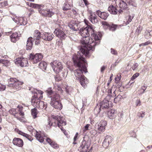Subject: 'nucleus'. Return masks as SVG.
I'll return each instance as SVG.
<instances>
[{
  "instance_id": "obj_1",
  "label": "nucleus",
  "mask_w": 152,
  "mask_h": 152,
  "mask_svg": "<svg viewBox=\"0 0 152 152\" xmlns=\"http://www.w3.org/2000/svg\"><path fill=\"white\" fill-rule=\"evenodd\" d=\"M78 31L83 37L81 40L82 45L79 52L86 57H88L89 53L94 50L95 46L99 44L101 34H95L94 29L89 26L80 28Z\"/></svg>"
},
{
  "instance_id": "obj_2",
  "label": "nucleus",
  "mask_w": 152,
  "mask_h": 152,
  "mask_svg": "<svg viewBox=\"0 0 152 152\" xmlns=\"http://www.w3.org/2000/svg\"><path fill=\"white\" fill-rule=\"evenodd\" d=\"M83 55H83L82 53L78 52L77 55H75L73 56L72 59L75 66L79 68L74 71L76 79L80 81L82 86L85 87L86 85L85 81L86 78L83 75V71L85 73L87 72L86 66L87 63L83 57Z\"/></svg>"
},
{
  "instance_id": "obj_3",
  "label": "nucleus",
  "mask_w": 152,
  "mask_h": 152,
  "mask_svg": "<svg viewBox=\"0 0 152 152\" xmlns=\"http://www.w3.org/2000/svg\"><path fill=\"white\" fill-rule=\"evenodd\" d=\"M41 35L40 32L37 30H35L33 35V37L28 38L27 41L26 49L27 50H30L32 48L33 41H35V44L38 45L40 42V39L41 38Z\"/></svg>"
},
{
  "instance_id": "obj_4",
  "label": "nucleus",
  "mask_w": 152,
  "mask_h": 152,
  "mask_svg": "<svg viewBox=\"0 0 152 152\" xmlns=\"http://www.w3.org/2000/svg\"><path fill=\"white\" fill-rule=\"evenodd\" d=\"M29 90L32 93L34 94L31 98V102L32 105L35 107H38V104L40 102V100L42 98V94L43 92L40 90H37L32 88H30Z\"/></svg>"
},
{
  "instance_id": "obj_5",
  "label": "nucleus",
  "mask_w": 152,
  "mask_h": 152,
  "mask_svg": "<svg viewBox=\"0 0 152 152\" xmlns=\"http://www.w3.org/2000/svg\"><path fill=\"white\" fill-rule=\"evenodd\" d=\"M52 117L53 119L55 120L56 121H54V123L49 121L48 125H49L50 127L52 125L54 126H58L59 128H60L61 130H63V128L61 127V126H65L66 124V122L63 121V118L58 115H53Z\"/></svg>"
},
{
  "instance_id": "obj_6",
  "label": "nucleus",
  "mask_w": 152,
  "mask_h": 152,
  "mask_svg": "<svg viewBox=\"0 0 152 152\" xmlns=\"http://www.w3.org/2000/svg\"><path fill=\"white\" fill-rule=\"evenodd\" d=\"M109 102L104 99L99 103V105L97 104L94 110V112L96 115H98L102 111V109H107L109 107Z\"/></svg>"
},
{
  "instance_id": "obj_7",
  "label": "nucleus",
  "mask_w": 152,
  "mask_h": 152,
  "mask_svg": "<svg viewBox=\"0 0 152 152\" xmlns=\"http://www.w3.org/2000/svg\"><path fill=\"white\" fill-rule=\"evenodd\" d=\"M59 94H56L51 98L50 104L57 109L61 110L62 108V105L60 102Z\"/></svg>"
},
{
  "instance_id": "obj_8",
  "label": "nucleus",
  "mask_w": 152,
  "mask_h": 152,
  "mask_svg": "<svg viewBox=\"0 0 152 152\" xmlns=\"http://www.w3.org/2000/svg\"><path fill=\"white\" fill-rule=\"evenodd\" d=\"M39 12L41 14V15L43 17H50L54 14L52 9H46L44 5L39 10Z\"/></svg>"
},
{
  "instance_id": "obj_9",
  "label": "nucleus",
  "mask_w": 152,
  "mask_h": 152,
  "mask_svg": "<svg viewBox=\"0 0 152 152\" xmlns=\"http://www.w3.org/2000/svg\"><path fill=\"white\" fill-rule=\"evenodd\" d=\"M53 71L56 73H58L61 71L63 67L61 63L58 61L55 60L50 63Z\"/></svg>"
},
{
  "instance_id": "obj_10",
  "label": "nucleus",
  "mask_w": 152,
  "mask_h": 152,
  "mask_svg": "<svg viewBox=\"0 0 152 152\" xmlns=\"http://www.w3.org/2000/svg\"><path fill=\"white\" fill-rule=\"evenodd\" d=\"M43 56L41 53H37L35 55L30 54L29 59L33 64H36L42 60Z\"/></svg>"
},
{
  "instance_id": "obj_11",
  "label": "nucleus",
  "mask_w": 152,
  "mask_h": 152,
  "mask_svg": "<svg viewBox=\"0 0 152 152\" xmlns=\"http://www.w3.org/2000/svg\"><path fill=\"white\" fill-rule=\"evenodd\" d=\"M68 26L74 31H78L79 30L80 25L74 20H71L69 23Z\"/></svg>"
},
{
  "instance_id": "obj_12",
  "label": "nucleus",
  "mask_w": 152,
  "mask_h": 152,
  "mask_svg": "<svg viewBox=\"0 0 152 152\" xmlns=\"http://www.w3.org/2000/svg\"><path fill=\"white\" fill-rule=\"evenodd\" d=\"M57 37L61 39H65L66 36L65 34L61 30L59 29H56L54 32Z\"/></svg>"
},
{
  "instance_id": "obj_13",
  "label": "nucleus",
  "mask_w": 152,
  "mask_h": 152,
  "mask_svg": "<svg viewBox=\"0 0 152 152\" xmlns=\"http://www.w3.org/2000/svg\"><path fill=\"white\" fill-rule=\"evenodd\" d=\"M54 37V35L52 33L45 32L42 35L41 38L45 40L50 41Z\"/></svg>"
},
{
  "instance_id": "obj_14",
  "label": "nucleus",
  "mask_w": 152,
  "mask_h": 152,
  "mask_svg": "<svg viewBox=\"0 0 152 152\" xmlns=\"http://www.w3.org/2000/svg\"><path fill=\"white\" fill-rule=\"evenodd\" d=\"M107 122L105 121L102 120L97 125V129L99 132H104L107 125Z\"/></svg>"
},
{
  "instance_id": "obj_15",
  "label": "nucleus",
  "mask_w": 152,
  "mask_h": 152,
  "mask_svg": "<svg viewBox=\"0 0 152 152\" xmlns=\"http://www.w3.org/2000/svg\"><path fill=\"white\" fill-rule=\"evenodd\" d=\"M112 137L110 136L109 135L106 136L102 143L103 147L105 148L107 147L110 143L112 142Z\"/></svg>"
},
{
  "instance_id": "obj_16",
  "label": "nucleus",
  "mask_w": 152,
  "mask_h": 152,
  "mask_svg": "<svg viewBox=\"0 0 152 152\" xmlns=\"http://www.w3.org/2000/svg\"><path fill=\"white\" fill-rule=\"evenodd\" d=\"M96 13L100 18L104 20H106L109 15L108 13L105 12H102L99 10L96 11Z\"/></svg>"
},
{
  "instance_id": "obj_17",
  "label": "nucleus",
  "mask_w": 152,
  "mask_h": 152,
  "mask_svg": "<svg viewBox=\"0 0 152 152\" xmlns=\"http://www.w3.org/2000/svg\"><path fill=\"white\" fill-rule=\"evenodd\" d=\"M12 142L14 145H16L19 147H22L23 145V140L19 138H14Z\"/></svg>"
},
{
  "instance_id": "obj_18",
  "label": "nucleus",
  "mask_w": 152,
  "mask_h": 152,
  "mask_svg": "<svg viewBox=\"0 0 152 152\" xmlns=\"http://www.w3.org/2000/svg\"><path fill=\"white\" fill-rule=\"evenodd\" d=\"M88 18L89 20L93 24H95L98 22L97 17L94 13L90 14Z\"/></svg>"
},
{
  "instance_id": "obj_19",
  "label": "nucleus",
  "mask_w": 152,
  "mask_h": 152,
  "mask_svg": "<svg viewBox=\"0 0 152 152\" xmlns=\"http://www.w3.org/2000/svg\"><path fill=\"white\" fill-rule=\"evenodd\" d=\"M19 36L17 33L15 32L12 33L10 36L11 41L13 42H15L19 39Z\"/></svg>"
},
{
  "instance_id": "obj_20",
  "label": "nucleus",
  "mask_w": 152,
  "mask_h": 152,
  "mask_svg": "<svg viewBox=\"0 0 152 152\" xmlns=\"http://www.w3.org/2000/svg\"><path fill=\"white\" fill-rule=\"evenodd\" d=\"M108 10L110 12V13L113 15H116L117 14L118 10L113 5H111L108 7Z\"/></svg>"
},
{
  "instance_id": "obj_21",
  "label": "nucleus",
  "mask_w": 152,
  "mask_h": 152,
  "mask_svg": "<svg viewBox=\"0 0 152 152\" xmlns=\"http://www.w3.org/2000/svg\"><path fill=\"white\" fill-rule=\"evenodd\" d=\"M107 115L108 117L110 119H113L115 118L117 115V113L115 112V111L111 110L109 111L107 113Z\"/></svg>"
},
{
  "instance_id": "obj_22",
  "label": "nucleus",
  "mask_w": 152,
  "mask_h": 152,
  "mask_svg": "<svg viewBox=\"0 0 152 152\" xmlns=\"http://www.w3.org/2000/svg\"><path fill=\"white\" fill-rule=\"evenodd\" d=\"M37 106V107L36 108L43 110H45L47 107V105L46 103L42 101H40L38 104Z\"/></svg>"
},
{
  "instance_id": "obj_23",
  "label": "nucleus",
  "mask_w": 152,
  "mask_h": 152,
  "mask_svg": "<svg viewBox=\"0 0 152 152\" xmlns=\"http://www.w3.org/2000/svg\"><path fill=\"white\" fill-rule=\"evenodd\" d=\"M119 7L122 10H126L128 8L127 3L124 1V0H121L119 2Z\"/></svg>"
},
{
  "instance_id": "obj_24",
  "label": "nucleus",
  "mask_w": 152,
  "mask_h": 152,
  "mask_svg": "<svg viewBox=\"0 0 152 152\" xmlns=\"http://www.w3.org/2000/svg\"><path fill=\"white\" fill-rule=\"evenodd\" d=\"M23 84V82L17 80V81H16L13 86L17 89L19 90L22 87Z\"/></svg>"
},
{
  "instance_id": "obj_25",
  "label": "nucleus",
  "mask_w": 152,
  "mask_h": 152,
  "mask_svg": "<svg viewBox=\"0 0 152 152\" xmlns=\"http://www.w3.org/2000/svg\"><path fill=\"white\" fill-rule=\"evenodd\" d=\"M35 132L34 136L37 140L40 142H43L44 138L43 137L36 131Z\"/></svg>"
},
{
  "instance_id": "obj_26",
  "label": "nucleus",
  "mask_w": 152,
  "mask_h": 152,
  "mask_svg": "<svg viewBox=\"0 0 152 152\" xmlns=\"http://www.w3.org/2000/svg\"><path fill=\"white\" fill-rule=\"evenodd\" d=\"M45 92L47 93L48 96L51 98L56 94H57V93H54L51 88H48L47 90H46Z\"/></svg>"
},
{
  "instance_id": "obj_27",
  "label": "nucleus",
  "mask_w": 152,
  "mask_h": 152,
  "mask_svg": "<svg viewBox=\"0 0 152 152\" xmlns=\"http://www.w3.org/2000/svg\"><path fill=\"white\" fill-rule=\"evenodd\" d=\"M47 66V63L44 61H42L39 64V67L43 70H46Z\"/></svg>"
},
{
  "instance_id": "obj_28",
  "label": "nucleus",
  "mask_w": 152,
  "mask_h": 152,
  "mask_svg": "<svg viewBox=\"0 0 152 152\" xmlns=\"http://www.w3.org/2000/svg\"><path fill=\"white\" fill-rule=\"evenodd\" d=\"M71 5L69 4L68 2H66L64 4L63 7L64 10L67 11L71 9Z\"/></svg>"
},
{
  "instance_id": "obj_29",
  "label": "nucleus",
  "mask_w": 152,
  "mask_h": 152,
  "mask_svg": "<svg viewBox=\"0 0 152 152\" xmlns=\"http://www.w3.org/2000/svg\"><path fill=\"white\" fill-rule=\"evenodd\" d=\"M28 64V61L27 58H22L21 62L20 63V66L23 67L24 66H27Z\"/></svg>"
},
{
  "instance_id": "obj_30",
  "label": "nucleus",
  "mask_w": 152,
  "mask_h": 152,
  "mask_svg": "<svg viewBox=\"0 0 152 152\" xmlns=\"http://www.w3.org/2000/svg\"><path fill=\"white\" fill-rule=\"evenodd\" d=\"M118 26L117 25L113 24H110L108 26L110 31H115Z\"/></svg>"
},
{
  "instance_id": "obj_31",
  "label": "nucleus",
  "mask_w": 152,
  "mask_h": 152,
  "mask_svg": "<svg viewBox=\"0 0 152 152\" xmlns=\"http://www.w3.org/2000/svg\"><path fill=\"white\" fill-rule=\"evenodd\" d=\"M37 111L36 108L31 109V115L34 118H35L37 117Z\"/></svg>"
},
{
  "instance_id": "obj_32",
  "label": "nucleus",
  "mask_w": 152,
  "mask_h": 152,
  "mask_svg": "<svg viewBox=\"0 0 152 152\" xmlns=\"http://www.w3.org/2000/svg\"><path fill=\"white\" fill-rule=\"evenodd\" d=\"M18 20L22 25H25L27 23V21L25 18H21Z\"/></svg>"
},
{
  "instance_id": "obj_33",
  "label": "nucleus",
  "mask_w": 152,
  "mask_h": 152,
  "mask_svg": "<svg viewBox=\"0 0 152 152\" xmlns=\"http://www.w3.org/2000/svg\"><path fill=\"white\" fill-rule=\"evenodd\" d=\"M0 63H2L5 66H8L10 64L9 61L7 60L1 59L0 60Z\"/></svg>"
},
{
  "instance_id": "obj_34",
  "label": "nucleus",
  "mask_w": 152,
  "mask_h": 152,
  "mask_svg": "<svg viewBox=\"0 0 152 152\" xmlns=\"http://www.w3.org/2000/svg\"><path fill=\"white\" fill-rule=\"evenodd\" d=\"M42 6H43V5H39L33 3L32 7L34 8H36L37 9H38V11H39V10H40Z\"/></svg>"
},
{
  "instance_id": "obj_35",
  "label": "nucleus",
  "mask_w": 152,
  "mask_h": 152,
  "mask_svg": "<svg viewBox=\"0 0 152 152\" xmlns=\"http://www.w3.org/2000/svg\"><path fill=\"white\" fill-rule=\"evenodd\" d=\"M122 96L120 95H118L117 97L115 98L114 99V102L115 103H116L120 101L121 99Z\"/></svg>"
},
{
  "instance_id": "obj_36",
  "label": "nucleus",
  "mask_w": 152,
  "mask_h": 152,
  "mask_svg": "<svg viewBox=\"0 0 152 152\" xmlns=\"http://www.w3.org/2000/svg\"><path fill=\"white\" fill-rule=\"evenodd\" d=\"M22 58H16V59L15 63L17 65L20 66V63L21 62V61Z\"/></svg>"
},
{
  "instance_id": "obj_37",
  "label": "nucleus",
  "mask_w": 152,
  "mask_h": 152,
  "mask_svg": "<svg viewBox=\"0 0 152 152\" xmlns=\"http://www.w3.org/2000/svg\"><path fill=\"white\" fill-rule=\"evenodd\" d=\"M144 36L145 38L148 39L151 37L150 32L148 31H146L145 33Z\"/></svg>"
},
{
  "instance_id": "obj_38",
  "label": "nucleus",
  "mask_w": 152,
  "mask_h": 152,
  "mask_svg": "<svg viewBox=\"0 0 152 152\" xmlns=\"http://www.w3.org/2000/svg\"><path fill=\"white\" fill-rule=\"evenodd\" d=\"M10 113L13 115L15 117V115H17L18 113L16 111V110L15 109H12L10 110L9 111Z\"/></svg>"
},
{
  "instance_id": "obj_39",
  "label": "nucleus",
  "mask_w": 152,
  "mask_h": 152,
  "mask_svg": "<svg viewBox=\"0 0 152 152\" xmlns=\"http://www.w3.org/2000/svg\"><path fill=\"white\" fill-rule=\"evenodd\" d=\"M23 136L25 137L30 141H31L33 140L31 136L24 133L23 134Z\"/></svg>"
},
{
  "instance_id": "obj_40",
  "label": "nucleus",
  "mask_w": 152,
  "mask_h": 152,
  "mask_svg": "<svg viewBox=\"0 0 152 152\" xmlns=\"http://www.w3.org/2000/svg\"><path fill=\"white\" fill-rule=\"evenodd\" d=\"M17 79H16L15 78H10V82H11V83H10V84H11L12 86H13L14 84L15 83L16 81H17Z\"/></svg>"
},
{
  "instance_id": "obj_41",
  "label": "nucleus",
  "mask_w": 152,
  "mask_h": 152,
  "mask_svg": "<svg viewBox=\"0 0 152 152\" xmlns=\"http://www.w3.org/2000/svg\"><path fill=\"white\" fill-rule=\"evenodd\" d=\"M52 147L55 148L57 149L58 148V145L56 143H55V142H53L50 145Z\"/></svg>"
},
{
  "instance_id": "obj_42",
  "label": "nucleus",
  "mask_w": 152,
  "mask_h": 152,
  "mask_svg": "<svg viewBox=\"0 0 152 152\" xmlns=\"http://www.w3.org/2000/svg\"><path fill=\"white\" fill-rule=\"evenodd\" d=\"M7 1H4L0 3V6H1L2 7H4L7 6Z\"/></svg>"
},
{
  "instance_id": "obj_43",
  "label": "nucleus",
  "mask_w": 152,
  "mask_h": 152,
  "mask_svg": "<svg viewBox=\"0 0 152 152\" xmlns=\"http://www.w3.org/2000/svg\"><path fill=\"white\" fill-rule=\"evenodd\" d=\"M139 75V73H136L131 78L132 80H133L135 78L137 77Z\"/></svg>"
},
{
  "instance_id": "obj_44",
  "label": "nucleus",
  "mask_w": 152,
  "mask_h": 152,
  "mask_svg": "<svg viewBox=\"0 0 152 152\" xmlns=\"http://www.w3.org/2000/svg\"><path fill=\"white\" fill-rule=\"evenodd\" d=\"M111 53L113 55H117V51L112 48L111 49Z\"/></svg>"
},
{
  "instance_id": "obj_45",
  "label": "nucleus",
  "mask_w": 152,
  "mask_h": 152,
  "mask_svg": "<svg viewBox=\"0 0 152 152\" xmlns=\"http://www.w3.org/2000/svg\"><path fill=\"white\" fill-rule=\"evenodd\" d=\"M83 107H84L85 105H86L87 102V99L86 98H84L83 99Z\"/></svg>"
},
{
  "instance_id": "obj_46",
  "label": "nucleus",
  "mask_w": 152,
  "mask_h": 152,
  "mask_svg": "<svg viewBox=\"0 0 152 152\" xmlns=\"http://www.w3.org/2000/svg\"><path fill=\"white\" fill-rule=\"evenodd\" d=\"M5 88V86L0 83V91H4Z\"/></svg>"
},
{
  "instance_id": "obj_47",
  "label": "nucleus",
  "mask_w": 152,
  "mask_h": 152,
  "mask_svg": "<svg viewBox=\"0 0 152 152\" xmlns=\"http://www.w3.org/2000/svg\"><path fill=\"white\" fill-rule=\"evenodd\" d=\"M133 18V16H131L130 15H129L128 20H127L126 23V24H129V23L132 21V19Z\"/></svg>"
},
{
  "instance_id": "obj_48",
  "label": "nucleus",
  "mask_w": 152,
  "mask_h": 152,
  "mask_svg": "<svg viewBox=\"0 0 152 152\" xmlns=\"http://www.w3.org/2000/svg\"><path fill=\"white\" fill-rule=\"evenodd\" d=\"M145 113L144 112H141L138 113V115L140 117L143 118L144 117L145 115Z\"/></svg>"
},
{
  "instance_id": "obj_49",
  "label": "nucleus",
  "mask_w": 152,
  "mask_h": 152,
  "mask_svg": "<svg viewBox=\"0 0 152 152\" xmlns=\"http://www.w3.org/2000/svg\"><path fill=\"white\" fill-rule=\"evenodd\" d=\"M124 1H125L127 4H128L129 5L132 4V0H124Z\"/></svg>"
},
{
  "instance_id": "obj_50",
  "label": "nucleus",
  "mask_w": 152,
  "mask_h": 152,
  "mask_svg": "<svg viewBox=\"0 0 152 152\" xmlns=\"http://www.w3.org/2000/svg\"><path fill=\"white\" fill-rule=\"evenodd\" d=\"M138 65L137 63H135L132 67V68L133 70L135 69L138 66Z\"/></svg>"
},
{
  "instance_id": "obj_51",
  "label": "nucleus",
  "mask_w": 152,
  "mask_h": 152,
  "mask_svg": "<svg viewBox=\"0 0 152 152\" xmlns=\"http://www.w3.org/2000/svg\"><path fill=\"white\" fill-rule=\"evenodd\" d=\"M90 125L89 124H86L84 127V129H83V131H86V130H87L88 129V127Z\"/></svg>"
},
{
  "instance_id": "obj_52",
  "label": "nucleus",
  "mask_w": 152,
  "mask_h": 152,
  "mask_svg": "<svg viewBox=\"0 0 152 152\" xmlns=\"http://www.w3.org/2000/svg\"><path fill=\"white\" fill-rule=\"evenodd\" d=\"M78 133L77 132L76 133L75 136L74 137V142H73L74 144H76V143H75V142L77 140V136H78Z\"/></svg>"
},
{
  "instance_id": "obj_53",
  "label": "nucleus",
  "mask_w": 152,
  "mask_h": 152,
  "mask_svg": "<svg viewBox=\"0 0 152 152\" xmlns=\"http://www.w3.org/2000/svg\"><path fill=\"white\" fill-rule=\"evenodd\" d=\"M46 141L50 145H51L52 143L53 142L50 138H48L46 139Z\"/></svg>"
},
{
  "instance_id": "obj_54",
  "label": "nucleus",
  "mask_w": 152,
  "mask_h": 152,
  "mask_svg": "<svg viewBox=\"0 0 152 152\" xmlns=\"http://www.w3.org/2000/svg\"><path fill=\"white\" fill-rule=\"evenodd\" d=\"M121 75H120L119 76L117 75V77H116L115 78V81L118 82L121 79Z\"/></svg>"
},
{
  "instance_id": "obj_55",
  "label": "nucleus",
  "mask_w": 152,
  "mask_h": 152,
  "mask_svg": "<svg viewBox=\"0 0 152 152\" xmlns=\"http://www.w3.org/2000/svg\"><path fill=\"white\" fill-rule=\"evenodd\" d=\"M55 77V80L57 81H59L61 80L62 78L61 77H59L58 75H56Z\"/></svg>"
},
{
  "instance_id": "obj_56",
  "label": "nucleus",
  "mask_w": 152,
  "mask_h": 152,
  "mask_svg": "<svg viewBox=\"0 0 152 152\" xmlns=\"http://www.w3.org/2000/svg\"><path fill=\"white\" fill-rule=\"evenodd\" d=\"M15 22L17 23L18 20H17L18 19V18H17V16H15V18H14V17H13L11 18Z\"/></svg>"
},
{
  "instance_id": "obj_57",
  "label": "nucleus",
  "mask_w": 152,
  "mask_h": 152,
  "mask_svg": "<svg viewBox=\"0 0 152 152\" xmlns=\"http://www.w3.org/2000/svg\"><path fill=\"white\" fill-rule=\"evenodd\" d=\"M17 107L18 108V111H22L23 107L21 105H18Z\"/></svg>"
},
{
  "instance_id": "obj_58",
  "label": "nucleus",
  "mask_w": 152,
  "mask_h": 152,
  "mask_svg": "<svg viewBox=\"0 0 152 152\" xmlns=\"http://www.w3.org/2000/svg\"><path fill=\"white\" fill-rule=\"evenodd\" d=\"M109 96H110L111 97H114L116 96L115 94V91H114L113 93L111 94H110Z\"/></svg>"
},
{
  "instance_id": "obj_59",
  "label": "nucleus",
  "mask_w": 152,
  "mask_h": 152,
  "mask_svg": "<svg viewBox=\"0 0 152 152\" xmlns=\"http://www.w3.org/2000/svg\"><path fill=\"white\" fill-rule=\"evenodd\" d=\"M15 117L20 121H21L22 120L21 118L18 117V114L17 115H15Z\"/></svg>"
},
{
  "instance_id": "obj_60",
  "label": "nucleus",
  "mask_w": 152,
  "mask_h": 152,
  "mask_svg": "<svg viewBox=\"0 0 152 152\" xmlns=\"http://www.w3.org/2000/svg\"><path fill=\"white\" fill-rule=\"evenodd\" d=\"M102 24L103 25H104L105 26H107L108 27L110 24L105 21L103 22L102 23Z\"/></svg>"
},
{
  "instance_id": "obj_61",
  "label": "nucleus",
  "mask_w": 152,
  "mask_h": 152,
  "mask_svg": "<svg viewBox=\"0 0 152 152\" xmlns=\"http://www.w3.org/2000/svg\"><path fill=\"white\" fill-rule=\"evenodd\" d=\"M146 88L147 87L145 86H143L142 87L141 89L143 90V91L142 92V93H143L145 91L146 89Z\"/></svg>"
},
{
  "instance_id": "obj_62",
  "label": "nucleus",
  "mask_w": 152,
  "mask_h": 152,
  "mask_svg": "<svg viewBox=\"0 0 152 152\" xmlns=\"http://www.w3.org/2000/svg\"><path fill=\"white\" fill-rule=\"evenodd\" d=\"M149 42H147L145 43H142L140 45V46H141V45H148V44H149Z\"/></svg>"
},
{
  "instance_id": "obj_63",
  "label": "nucleus",
  "mask_w": 152,
  "mask_h": 152,
  "mask_svg": "<svg viewBox=\"0 0 152 152\" xmlns=\"http://www.w3.org/2000/svg\"><path fill=\"white\" fill-rule=\"evenodd\" d=\"M140 101L139 100H137V101H136V103L137 106H139L140 105Z\"/></svg>"
},
{
  "instance_id": "obj_64",
  "label": "nucleus",
  "mask_w": 152,
  "mask_h": 152,
  "mask_svg": "<svg viewBox=\"0 0 152 152\" xmlns=\"http://www.w3.org/2000/svg\"><path fill=\"white\" fill-rule=\"evenodd\" d=\"M105 67L104 66H102V68H101V72L103 73V72L104 70H105Z\"/></svg>"
}]
</instances>
